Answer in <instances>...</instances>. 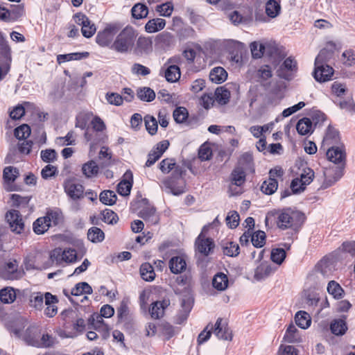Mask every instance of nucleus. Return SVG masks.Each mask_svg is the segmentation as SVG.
I'll return each instance as SVG.
<instances>
[{
    "mask_svg": "<svg viewBox=\"0 0 355 355\" xmlns=\"http://www.w3.org/2000/svg\"><path fill=\"white\" fill-rule=\"evenodd\" d=\"M137 32L131 26H126L116 37L111 46V49L121 53L130 51L135 46Z\"/></svg>",
    "mask_w": 355,
    "mask_h": 355,
    "instance_id": "nucleus-1",
    "label": "nucleus"
},
{
    "mask_svg": "<svg viewBox=\"0 0 355 355\" xmlns=\"http://www.w3.org/2000/svg\"><path fill=\"white\" fill-rule=\"evenodd\" d=\"M327 53V50L322 49L315 60L313 77L316 81L320 83L329 80L334 74L333 68L325 64Z\"/></svg>",
    "mask_w": 355,
    "mask_h": 355,
    "instance_id": "nucleus-2",
    "label": "nucleus"
},
{
    "mask_svg": "<svg viewBox=\"0 0 355 355\" xmlns=\"http://www.w3.org/2000/svg\"><path fill=\"white\" fill-rule=\"evenodd\" d=\"M181 169L175 168L172 176L166 178L162 181L161 187L167 193L179 196L185 192V184L181 178Z\"/></svg>",
    "mask_w": 355,
    "mask_h": 355,
    "instance_id": "nucleus-3",
    "label": "nucleus"
},
{
    "mask_svg": "<svg viewBox=\"0 0 355 355\" xmlns=\"http://www.w3.org/2000/svg\"><path fill=\"white\" fill-rule=\"evenodd\" d=\"M50 259L53 263L60 265L62 262L71 263L76 261L77 253L76 250L71 248H55L50 254Z\"/></svg>",
    "mask_w": 355,
    "mask_h": 355,
    "instance_id": "nucleus-4",
    "label": "nucleus"
},
{
    "mask_svg": "<svg viewBox=\"0 0 355 355\" xmlns=\"http://www.w3.org/2000/svg\"><path fill=\"white\" fill-rule=\"evenodd\" d=\"M272 213L273 215L277 216V225L282 230H286L293 227L297 216V213L293 211L289 208L279 211H274Z\"/></svg>",
    "mask_w": 355,
    "mask_h": 355,
    "instance_id": "nucleus-5",
    "label": "nucleus"
},
{
    "mask_svg": "<svg viewBox=\"0 0 355 355\" xmlns=\"http://www.w3.org/2000/svg\"><path fill=\"white\" fill-rule=\"evenodd\" d=\"M114 313V309L108 304L104 305L101 309V315L97 317L96 321L94 323V327L98 332H103V336L106 338L108 335L110 327L103 322V318H110Z\"/></svg>",
    "mask_w": 355,
    "mask_h": 355,
    "instance_id": "nucleus-6",
    "label": "nucleus"
},
{
    "mask_svg": "<svg viewBox=\"0 0 355 355\" xmlns=\"http://www.w3.org/2000/svg\"><path fill=\"white\" fill-rule=\"evenodd\" d=\"M326 150V155L329 161L344 166L346 160V153L343 144L330 146Z\"/></svg>",
    "mask_w": 355,
    "mask_h": 355,
    "instance_id": "nucleus-7",
    "label": "nucleus"
},
{
    "mask_svg": "<svg viewBox=\"0 0 355 355\" xmlns=\"http://www.w3.org/2000/svg\"><path fill=\"white\" fill-rule=\"evenodd\" d=\"M14 333L19 338L23 340L27 345L33 346V342L37 340L41 336V331L39 327L35 325L29 326L24 331L15 329Z\"/></svg>",
    "mask_w": 355,
    "mask_h": 355,
    "instance_id": "nucleus-8",
    "label": "nucleus"
},
{
    "mask_svg": "<svg viewBox=\"0 0 355 355\" xmlns=\"http://www.w3.org/2000/svg\"><path fill=\"white\" fill-rule=\"evenodd\" d=\"M116 33L117 29L116 27L108 26L104 30L98 33L96 37V42L102 47H109L111 49Z\"/></svg>",
    "mask_w": 355,
    "mask_h": 355,
    "instance_id": "nucleus-9",
    "label": "nucleus"
},
{
    "mask_svg": "<svg viewBox=\"0 0 355 355\" xmlns=\"http://www.w3.org/2000/svg\"><path fill=\"white\" fill-rule=\"evenodd\" d=\"M74 20L77 24L82 26L81 32L84 37L89 38L94 35L96 30L95 25L85 15L78 12L74 15Z\"/></svg>",
    "mask_w": 355,
    "mask_h": 355,
    "instance_id": "nucleus-10",
    "label": "nucleus"
},
{
    "mask_svg": "<svg viewBox=\"0 0 355 355\" xmlns=\"http://www.w3.org/2000/svg\"><path fill=\"white\" fill-rule=\"evenodd\" d=\"M212 331L218 339L230 341L232 339V333L227 322L220 318H218L215 324L213 325Z\"/></svg>",
    "mask_w": 355,
    "mask_h": 355,
    "instance_id": "nucleus-11",
    "label": "nucleus"
},
{
    "mask_svg": "<svg viewBox=\"0 0 355 355\" xmlns=\"http://www.w3.org/2000/svg\"><path fill=\"white\" fill-rule=\"evenodd\" d=\"M1 277L4 279L13 280L20 278L22 272L18 269V263L16 260L7 262L0 272Z\"/></svg>",
    "mask_w": 355,
    "mask_h": 355,
    "instance_id": "nucleus-12",
    "label": "nucleus"
},
{
    "mask_svg": "<svg viewBox=\"0 0 355 355\" xmlns=\"http://www.w3.org/2000/svg\"><path fill=\"white\" fill-rule=\"evenodd\" d=\"M245 182V173L244 168L238 166L232 171L231 173V185L230 186V191L232 195H236L241 193L240 191H234V187H241Z\"/></svg>",
    "mask_w": 355,
    "mask_h": 355,
    "instance_id": "nucleus-13",
    "label": "nucleus"
},
{
    "mask_svg": "<svg viewBox=\"0 0 355 355\" xmlns=\"http://www.w3.org/2000/svg\"><path fill=\"white\" fill-rule=\"evenodd\" d=\"M6 218L10 225L11 230L20 234L24 228L23 220L17 210H11L6 214Z\"/></svg>",
    "mask_w": 355,
    "mask_h": 355,
    "instance_id": "nucleus-14",
    "label": "nucleus"
},
{
    "mask_svg": "<svg viewBox=\"0 0 355 355\" xmlns=\"http://www.w3.org/2000/svg\"><path fill=\"white\" fill-rule=\"evenodd\" d=\"M214 247V243L211 239L206 238L202 232L199 234L196 241L197 250L205 255H208Z\"/></svg>",
    "mask_w": 355,
    "mask_h": 355,
    "instance_id": "nucleus-15",
    "label": "nucleus"
},
{
    "mask_svg": "<svg viewBox=\"0 0 355 355\" xmlns=\"http://www.w3.org/2000/svg\"><path fill=\"white\" fill-rule=\"evenodd\" d=\"M45 298V309L44 313L46 316L53 318L58 313L57 303L58 302V298L55 295H53L50 293L44 294Z\"/></svg>",
    "mask_w": 355,
    "mask_h": 355,
    "instance_id": "nucleus-16",
    "label": "nucleus"
},
{
    "mask_svg": "<svg viewBox=\"0 0 355 355\" xmlns=\"http://www.w3.org/2000/svg\"><path fill=\"white\" fill-rule=\"evenodd\" d=\"M339 141L340 137L338 130L329 126L323 138L322 146L327 149L330 146H338Z\"/></svg>",
    "mask_w": 355,
    "mask_h": 355,
    "instance_id": "nucleus-17",
    "label": "nucleus"
},
{
    "mask_svg": "<svg viewBox=\"0 0 355 355\" xmlns=\"http://www.w3.org/2000/svg\"><path fill=\"white\" fill-rule=\"evenodd\" d=\"M64 191L72 199H78L83 196V187L72 180L65 182Z\"/></svg>",
    "mask_w": 355,
    "mask_h": 355,
    "instance_id": "nucleus-18",
    "label": "nucleus"
},
{
    "mask_svg": "<svg viewBox=\"0 0 355 355\" xmlns=\"http://www.w3.org/2000/svg\"><path fill=\"white\" fill-rule=\"evenodd\" d=\"M125 179L121 181L117 185L118 193L123 196H128L132 186V173L128 171L124 174Z\"/></svg>",
    "mask_w": 355,
    "mask_h": 355,
    "instance_id": "nucleus-19",
    "label": "nucleus"
},
{
    "mask_svg": "<svg viewBox=\"0 0 355 355\" xmlns=\"http://www.w3.org/2000/svg\"><path fill=\"white\" fill-rule=\"evenodd\" d=\"M169 301L164 300L162 301H157L152 304L149 309L150 315L154 319H159L164 314V310L169 305Z\"/></svg>",
    "mask_w": 355,
    "mask_h": 355,
    "instance_id": "nucleus-20",
    "label": "nucleus"
},
{
    "mask_svg": "<svg viewBox=\"0 0 355 355\" xmlns=\"http://www.w3.org/2000/svg\"><path fill=\"white\" fill-rule=\"evenodd\" d=\"M56 338L49 333H41L40 338L33 342V347L37 348H48L54 345Z\"/></svg>",
    "mask_w": 355,
    "mask_h": 355,
    "instance_id": "nucleus-21",
    "label": "nucleus"
},
{
    "mask_svg": "<svg viewBox=\"0 0 355 355\" xmlns=\"http://www.w3.org/2000/svg\"><path fill=\"white\" fill-rule=\"evenodd\" d=\"M187 263L185 259L180 256L173 257L169 261V268L174 274H179L186 270Z\"/></svg>",
    "mask_w": 355,
    "mask_h": 355,
    "instance_id": "nucleus-22",
    "label": "nucleus"
},
{
    "mask_svg": "<svg viewBox=\"0 0 355 355\" xmlns=\"http://www.w3.org/2000/svg\"><path fill=\"white\" fill-rule=\"evenodd\" d=\"M284 340L288 343L301 342L300 331L293 324H289L287 327L284 336Z\"/></svg>",
    "mask_w": 355,
    "mask_h": 355,
    "instance_id": "nucleus-23",
    "label": "nucleus"
},
{
    "mask_svg": "<svg viewBox=\"0 0 355 355\" xmlns=\"http://www.w3.org/2000/svg\"><path fill=\"white\" fill-rule=\"evenodd\" d=\"M227 78V71L220 67H214L209 73V79L212 83L220 84L226 80Z\"/></svg>",
    "mask_w": 355,
    "mask_h": 355,
    "instance_id": "nucleus-24",
    "label": "nucleus"
},
{
    "mask_svg": "<svg viewBox=\"0 0 355 355\" xmlns=\"http://www.w3.org/2000/svg\"><path fill=\"white\" fill-rule=\"evenodd\" d=\"M316 272L320 273L324 277H329L333 271L332 264L328 259H323L320 260L315 266Z\"/></svg>",
    "mask_w": 355,
    "mask_h": 355,
    "instance_id": "nucleus-25",
    "label": "nucleus"
},
{
    "mask_svg": "<svg viewBox=\"0 0 355 355\" xmlns=\"http://www.w3.org/2000/svg\"><path fill=\"white\" fill-rule=\"evenodd\" d=\"M88 56V52L60 54L57 55V62L59 64H61L62 63L71 60H80L82 59L87 58Z\"/></svg>",
    "mask_w": 355,
    "mask_h": 355,
    "instance_id": "nucleus-26",
    "label": "nucleus"
},
{
    "mask_svg": "<svg viewBox=\"0 0 355 355\" xmlns=\"http://www.w3.org/2000/svg\"><path fill=\"white\" fill-rule=\"evenodd\" d=\"M139 216L150 224H157L159 217L154 207H145L140 211Z\"/></svg>",
    "mask_w": 355,
    "mask_h": 355,
    "instance_id": "nucleus-27",
    "label": "nucleus"
},
{
    "mask_svg": "<svg viewBox=\"0 0 355 355\" xmlns=\"http://www.w3.org/2000/svg\"><path fill=\"white\" fill-rule=\"evenodd\" d=\"M273 272L271 266L267 262L261 263L259 266L257 267L254 272V278L257 280H260L266 278Z\"/></svg>",
    "mask_w": 355,
    "mask_h": 355,
    "instance_id": "nucleus-28",
    "label": "nucleus"
},
{
    "mask_svg": "<svg viewBox=\"0 0 355 355\" xmlns=\"http://www.w3.org/2000/svg\"><path fill=\"white\" fill-rule=\"evenodd\" d=\"M228 278L222 272L217 273L213 278L212 285L218 291H225L228 286Z\"/></svg>",
    "mask_w": 355,
    "mask_h": 355,
    "instance_id": "nucleus-29",
    "label": "nucleus"
},
{
    "mask_svg": "<svg viewBox=\"0 0 355 355\" xmlns=\"http://www.w3.org/2000/svg\"><path fill=\"white\" fill-rule=\"evenodd\" d=\"M166 21L164 19L161 18L153 19L149 20L146 26V31L150 33L157 32L164 28Z\"/></svg>",
    "mask_w": 355,
    "mask_h": 355,
    "instance_id": "nucleus-30",
    "label": "nucleus"
},
{
    "mask_svg": "<svg viewBox=\"0 0 355 355\" xmlns=\"http://www.w3.org/2000/svg\"><path fill=\"white\" fill-rule=\"evenodd\" d=\"M296 129L301 135H308L313 131L312 121L309 118H303L297 122Z\"/></svg>",
    "mask_w": 355,
    "mask_h": 355,
    "instance_id": "nucleus-31",
    "label": "nucleus"
},
{
    "mask_svg": "<svg viewBox=\"0 0 355 355\" xmlns=\"http://www.w3.org/2000/svg\"><path fill=\"white\" fill-rule=\"evenodd\" d=\"M137 96L142 101L151 102L155 98V92L150 87H144L138 88Z\"/></svg>",
    "mask_w": 355,
    "mask_h": 355,
    "instance_id": "nucleus-32",
    "label": "nucleus"
},
{
    "mask_svg": "<svg viewBox=\"0 0 355 355\" xmlns=\"http://www.w3.org/2000/svg\"><path fill=\"white\" fill-rule=\"evenodd\" d=\"M296 68H297L296 61L291 58H288L284 60V62L283 64L282 65V67H280V69L277 70V76L281 78L287 79V78H288V76L287 74L284 73V69H287L288 71H293L296 70Z\"/></svg>",
    "mask_w": 355,
    "mask_h": 355,
    "instance_id": "nucleus-33",
    "label": "nucleus"
},
{
    "mask_svg": "<svg viewBox=\"0 0 355 355\" xmlns=\"http://www.w3.org/2000/svg\"><path fill=\"white\" fill-rule=\"evenodd\" d=\"M44 302H45L44 295L41 293H33L30 296L29 304L35 310L41 311L44 307Z\"/></svg>",
    "mask_w": 355,
    "mask_h": 355,
    "instance_id": "nucleus-34",
    "label": "nucleus"
},
{
    "mask_svg": "<svg viewBox=\"0 0 355 355\" xmlns=\"http://www.w3.org/2000/svg\"><path fill=\"white\" fill-rule=\"evenodd\" d=\"M181 76L178 66L168 65L165 71V78L168 82L175 83Z\"/></svg>",
    "mask_w": 355,
    "mask_h": 355,
    "instance_id": "nucleus-35",
    "label": "nucleus"
},
{
    "mask_svg": "<svg viewBox=\"0 0 355 355\" xmlns=\"http://www.w3.org/2000/svg\"><path fill=\"white\" fill-rule=\"evenodd\" d=\"M45 217L51 227L59 225L63 220L62 213L59 209L49 211Z\"/></svg>",
    "mask_w": 355,
    "mask_h": 355,
    "instance_id": "nucleus-36",
    "label": "nucleus"
},
{
    "mask_svg": "<svg viewBox=\"0 0 355 355\" xmlns=\"http://www.w3.org/2000/svg\"><path fill=\"white\" fill-rule=\"evenodd\" d=\"M295 320L296 324L303 329H307L311 322L309 315L302 311L295 314Z\"/></svg>",
    "mask_w": 355,
    "mask_h": 355,
    "instance_id": "nucleus-37",
    "label": "nucleus"
},
{
    "mask_svg": "<svg viewBox=\"0 0 355 355\" xmlns=\"http://www.w3.org/2000/svg\"><path fill=\"white\" fill-rule=\"evenodd\" d=\"M327 291L334 298L339 300L344 297V290L338 283L335 281H330L327 286Z\"/></svg>",
    "mask_w": 355,
    "mask_h": 355,
    "instance_id": "nucleus-38",
    "label": "nucleus"
},
{
    "mask_svg": "<svg viewBox=\"0 0 355 355\" xmlns=\"http://www.w3.org/2000/svg\"><path fill=\"white\" fill-rule=\"evenodd\" d=\"M277 180L275 178H268L262 183L261 190L266 195H272L277 191Z\"/></svg>",
    "mask_w": 355,
    "mask_h": 355,
    "instance_id": "nucleus-39",
    "label": "nucleus"
},
{
    "mask_svg": "<svg viewBox=\"0 0 355 355\" xmlns=\"http://www.w3.org/2000/svg\"><path fill=\"white\" fill-rule=\"evenodd\" d=\"M140 275L141 278L147 282H151L155 277L153 267L149 263H144L141 266Z\"/></svg>",
    "mask_w": 355,
    "mask_h": 355,
    "instance_id": "nucleus-40",
    "label": "nucleus"
},
{
    "mask_svg": "<svg viewBox=\"0 0 355 355\" xmlns=\"http://www.w3.org/2000/svg\"><path fill=\"white\" fill-rule=\"evenodd\" d=\"M152 42L145 37H139L137 40L136 51L139 53H148L151 51Z\"/></svg>",
    "mask_w": 355,
    "mask_h": 355,
    "instance_id": "nucleus-41",
    "label": "nucleus"
},
{
    "mask_svg": "<svg viewBox=\"0 0 355 355\" xmlns=\"http://www.w3.org/2000/svg\"><path fill=\"white\" fill-rule=\"evenodd\" d=\"M281 6L276 0H269L266 4V12L270 18L276 17L280 12Z\"/></svg>",
    "mask_w": 355,
    "mask_h": 355,
    "instance_id": "nucleus-42",
    "label": "nucleus"
},
{
    "mask_svg": "<svg viewBox=\"0 0 355 355\" xmlns=\"http://www.w3.org/2000/svg\"><path fill=\"white\" fill-rule=\"evenodd\" d=\"M214 97L216 101L220 105H225L229 102L230 98V92L228 89L223 87H218L216 89Z\"/></svg>",
    "mask_w": 355,
    "mask_h": 355,
    "instance_id": "nucleus-43",
    "label": "nucleus"
},
{
    "mask_svg": "<svg viewBox=\"0 0 355 355\" xmlns=\"http://www.w3.org/2000/svg\"><path fill=\"white\" fill-rule=\"evenodd\" d=\"M87 238L92 243H100L104 240L105 234L100 228L92 227L88 230Z\"/></svg>",
    "mask_w": 355,
    "mask_h": 355,
    "instance_id": "nucleus-44",
    "label": "nucleus"
},
{
    "mask_svg": "<svg viewBox=\"0 0 355 355\" xmlns=\"http://www.w3.org/2000/svg\"><path fill=\"white\" fill-rule=\"evenodd\" d=\"M50 227L51 226L45 216L37 218L33 223L34 232L37 234H44Z\"/></svg>",
    "mask_w": 355,
    "mask_h": 355,
    "instance_id": "nucleus-45",
    "label": "nucleus"
},
{
    "mask_svg": "<svg viewBox=\"0 0 355 355\" xmlns=\"http://www.w3.org/2000/svg\"><path fill=\"white\" fill-rule=\"evenodd\" d=\"M82 171L85 177L92 178L98 174V166L94 161L92 160L83 165Z\"/></svg>",
    "mask_w": 355,
    "mask_h": 355,
    "instance_id": "nucleus-46",
    "label": "nucleus"
},
{
    "mask_svg": "<svg viewBox=\"0 0 355 355\" xmlns=\"http://www.w3.org/2000/svg\"><path fill=\"white\" fill-rule=\"evenodd\" d=\"M330 329L334 334L342 336L346 332L347 327L343 320H335L331 322Z\"/></svg>",
    "mask_w": 355,
    "mask_h": 355,
    "instance_id": "nucleus-47",
    "label": "nucleus"
},
{
    "mask_svg": "<svg viewBox=\"0 0 355 355\" xmlns=\"http://www.w3.org/2000/svg\"><path fill=\"white\" fill-rule=\"evenodd\" d=\"M16 298V294L12 288L6 287L0 291V300L4 304L12 302Z\"/></svg>",
    "mask_w": 355,
    "mask_h": 355,
    "instance_id": "nucleus-48",
    "label": "nucleus"
},
{
    "mask_svg": "<svg viewBox=\"0 0 355 355\" xmlns=\"http://www.w3.org/2000/svg\"><path fill=\"white\" fill-rule=\"evenodd\" d=\"M131 12L134 18L139 19L147 17L148 14V9L144 4L139 3L132 7Z\"/></svg>",
    "mask_w": 355,
    "mask_h": 355,
    "instance_id": "nucleus-49",
    "label": "nucleus"
},
{
    "mask_svg": "<svg viewBox=\"0 0 355 355\" xmlns=\"http://www.w3.org/2000/svg\"><path fill=\"white\" fill-rule=\"evenodd\" d=\"M12 61L11 50L8 44H3L0 46V62L8 64L10 67Z\"/></svg>",
    "mask_w": 355,
    "mask_h": 355,
    "instance_id": "nucleus-50",
    "label": "nucleus"
},
{
    "mask_svg": "<svg viewBox=\"0 0 355 355\" xmlns=\"http://www.w3.org/2000/svg\"><path fill=\"white\" fill-rule=\"evenodd\" d=\"M339 250L346 254L345 258L348 256L351 258H355V241H349L343 242L339 248Z\"/></svg>",
    "mask_w": 355,
    "mask_h": 355,
    "instance_id": "nucleus-51",
    "label": "nucleus"
},
{
    "mask_svg": "<svg viewBox=\"0 0 355 355\" xmlns=\"http://www.w3.org/2000/svg\"><path fill=\"white\" fill-rule=\"evenodd\" d=\"M92 293V288L87 282H80L77 284L71 291V294L76 296L83 294H91Z\"/></svg>",
    "mask_w": 355,
    "mask_h": 355,
    "instance_id": "nucleus-52",
    "label": "nucleus"
},
{
    "mask_svg": "<svg viewBox=\"0 0 355 355\" xmlns=\"http://www.w3.org/2000/svg\"><path fill=\"white\" fill-rule=\"evenodd\" d=\"M19 175V171L13 166H7L4 168L3 177L5 182H13Z\"/></svg>",
    "mask_w": 355,
    "mask_h": 355,
    "instance_id": "nucleus-53",
    "label": "nucleus"
},
{
    "mask_svg": "<svg viewBox=\"0 0 355 355\" xmlns=\"http://www.w3.org/2000/svg\"><path fill=\"white\" fill-rule=\"evenodd\" d=\"M145 125L148 132L154 135L157 131V121L156 119L150 115H147L144 117Z\"/></svg>",
    "mask_w": 355,
    "mask_h": 355,
    "instance_id": "nucleus-54",
    "label": "nucleus"
},
{
    "mask_svg": "<svg viewBox=\"0 0 355 355\" xmlns=\"http://www.w3.org/2000/svg\"><path fill=\"white\" fill-rule=\"evenodd\" d=\"M116 196L112 191H104L100 194V200L106 205H112L116 201Z\"/></svg>",
    "mask_w": 355,
    "mask_h": 355,
    "instance_id": "nucleus-55",
    "label": "nucleus"
},
{
    "mask_svg": "<svg viewBox=\"0 0 355 355\" xmlns=\"http://www.w3.org/2000/svg\"><path fill=\"white\" fill-rule=\"evenodd\" d=\"M92 116L91 112L79 113L76 116V127L82 130L85 129Z\"/></svg>",
    "mask_w": 355,
    "mask_h": 355,
    "instance_id": "nucleus-56",
    "label": "nucleus"
},
{
    "mask_svg": "<svg viewBox=\"0 0 355 355\" xmlns=\"http://www.w3.org/2000/svg\"><path fill=\"white\" fill-rule=\"evenodd\" d=\"M266 243V233L263 231H257L252 234V243L256 248H261Z\"/></svg>",
    "mask_w": 355,
    "mask_h": 355,
    "instance_id": "nucleus-57",
    "label": "nucleus"
},
{
    "mask_svg": "<svg viewBox=\"0 0 355 355\" xmlns=\"http://www.w3.org/2000/svg\"><path fill=\"white\" fill-rule=\"evenodd\" d=\"M343 63L348 67L355 64V51L353 49H347L342 53Z\"/></svg>",
    "mask_w": 355,
    "mask_h": 355,
    "instance_id": "nucleus-58",
    "label": "nucleus"
},
{
    "mask_svg": "<svg viewBox=\"0 0 355 355\" xmlns=\"http://www.w3.org/2000/svg\"><path fill=\"white\" fill-rule=\"evenodd\" d=\"M286 258V252L282 248H275L271 252V260L278 265L282 263Z\"/></svg>",
    "mask_w": 355,
    "mask_h": 355,
    "instance_id": "nucleus-59",
    "label": "nucleus"
},
{
    "mask_svg": "<svg viewBox=\"0 0 355 355\" xmlns=\"http://www.w3.org/2000/svg\"><path fill=\"white\" fill-rule=\"evenodd\" d=\"M31 135V128L26 124H23L15 130V136L18 139H24Z\"/></svg>",
    "mask_w": 355,
    "mask_h": 355,
    "instance_id": "nucleus-60",
    "label": "nucleus"
},
{
    "mask_svg": "<svg viewBox=\"0 0 355 355\" xmlns=\"http://www.w3.org/2000/svg\"><path fill=\"white\" fill-rule=\"evenodd\" d=\"M250 49L253 58H260L263 55L265 46L261 43L254 42L250 44Z\"/></svg>",
    "mask_w": 355,
    "mask_h": 355,
    "instance_id": "nucleus-61",
    "label": "nucleus"
},
{
    "mask_svg": "<svg viewBox=\"0 0 355 355\" xmlns=\"http://www.w3.org/2000/svg\"><path fill=\"white\" fill-rule=\"evenodd\" d=\"M223 253L229 257H236L239 254V246L236 243L230 242L223 247Z\"/></svg>",
    "mask_w": 355,
    "mask_h": 355,
    "instance_id": "nucleus-62",
    "label": "nucleus"
},
{
    "mask_svg": "<svg viewBox=\"0 0 355 355\" xmlns=\"http://www.w3.org/2000/svg\"><path fill=\"white\" fill-rule=\"evenodd\" d=\"M173 116L177 123H181L187 119L188 112L186 108L179 107L173 111Z\"/></svg>",
    "mask_w": 355,
    "mask_h": 355,
    "instance_id": "nucleus-63",
    "label": "nucleus"
},
{
    "mask_svg": "<svg viewBox=\"0 0 355 355\" xmlns=\"http://www.w3.org/2000/svg\"><path fill=\"white\" fill-rule=\"evenodd\" d=\"M156 10L160 13V15L164 17H169L171 15L173 10V6L171 2H167L159 5L156 8Z\"/></svg>",
    "mask_w": 355,
    "mask_h": 355,
    "instance_id": "nucleus-64",
    "label": "nucleus"
}]
</instances>
